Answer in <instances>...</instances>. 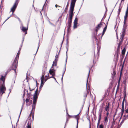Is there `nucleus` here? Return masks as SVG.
<instances>
[{
  "instance_id": "obj_44",
  "label": "nucleus",
  "mask_w": 128,
  "mask_h": 128,
  "mask_svg": "<svg viewBox=\"0 0 128 128\" xmlns=\"http://www.w3.org/2000/svg\"><path fill=\"white\" fill-rule=\"evenodd\" d=\"M101 22L102 26V24H104L105 26H106V24L104 22H102V20H101V22L100 23H101Z\"/></svg>"
},
{
  "instance_id": "obj_61",
  "label": "nucleus",
  "mask_w": 128,
  "mask_h": 128,
  "mask_svg": "<svg viewBox=\"0 0 128 128\" xmlns=\"http://www.w3.org/2000/svg\"><path fill=\"white\" fill-rule=\"evenodd\" d=\"M22 109H21V111H20V112H21V111H22Z\"/></svg>"
},
{
  "instance_id": "obj_18",
  "label": "nucleus",
  "mask_w": 128,
  "mask_h": 128,
  "mask_svg": "<svg viewBox=\"0 0 128 128\" xmlns=\"http://www.w3.org/2000/svg\"><path fill=\"white\" fill-rule=\"evenodd\" d=\"M7 74H5L4 75V76L3 75L1 76V77H0V82H2V80H1V79L2 78H3V79H4V83H5V80L6 79V76Z\"/></svg>"
},
{
  "instance_id": "obj_64",
  "label": "nucleus",
  "mask_w": 128,
  "mask_h": 128,
  "mask_svg": "<svg viewBox=\"0 0 128 128\" xmlns=\"http://www.w3.org/2000/svg\"><path fill=\"white\" fill-rule=\"evenodd\" d=\"M118 126H118V128H119Z\"/></svg>"
},
{
  "instance_id": "obj_26",
  "label": "nucleus",
  "mask_w": 128,
  "mask_h": 128,
  "mask_svg": "<svg viewBox=\"0 0 128 128\" xmlns=\"http://www.w3.org/2000/svg\"><path fill=\"white\" fill-rule=\"evenodd\" d=\"M120 46H118V48H117L116 52L119 53L120 52Z\"/></svg>"
},
{
  "instance_id": "obj_12",
  "label": "nucleus",
  "mask_w": 128,
  "mask_h": 128,
  "mask_svg": "<svg viewBox=\"0 0 128 128\" xmlns=\"http://www.w3.org/2000/svg\"><path fill=\"white\" fill-rule=\"evenodd\" d=\"M128 16V13H125V15L124 16V24H125L126 22L127 18Z\"/></svg>"
},
{
  "instance_id": "obj_2",
  "label": "nucleus",
  "mask_w": 128,
  "mask_h": 128,
  "mask_svg": "<svg viewBox=\"0 0 128 128\" xmlns=\"http://www.w3.org/2000/svg\"><path fill=\"white\" fill-rule=\"evenodd\" d=\"M20 48L19 50L18 51L17 55L14 59L13 62L12 64V70H14L16 74V70L18 66V60L19 54H20Z\"/></svg>"
},
{
  "instance_id": "obj_14",
  "label": "nucleus",
  "mask_w": 128,
  "mask_h": 128,
  "mask_svg": "<svg viewBox=\"0 0 128 128\" xmlns=\"http://www.w3.org/2000/svg\"><path fill=\"white\" fill-rule=\"evenodd\" d=\"M101 26H102L101 25V22L99 24H98L97 26L96 27V29L95 30L96 31V32H97L99 29L101 27Z\"/></svg>"
},
{
  "instance_id": "obj_46",
  "label": "nucleus",
  "mask_w": 128,
  "mask_h": 128,
  "mask_svg": "<svg viewBox=\"0 0 128 128\" xmlns=\"http://www.w3.org/2000/svg\"><path fill=\"white\" fill-rule=\"evenodd\" d=\"M58 55H56L55 56L56 58L55 59H56L58 61Z\"/></svg>"
},
{
  "instance_id": "obj_62",
  "label": "nucleus",
  "mask_w": 128,
  "mask_h": 128,
  "mask_svg": "<svg viewBox=\"0 0 128 128\" xmlns=\"http://www.w3.org/2000/svg\"><path fill=\"white\" fill-rule=\"evenodd\" d=\"M127 44H128V41L127 42Z\"/></svg>"
},
{
  "instance_id": "obj_27",
  "label": "nucleus",
  "mask_w": 128,
  "mask_h": 128,
  "mask_svg": "<svg viewBox=\"0 0 128 128\" xmlns=\"http://www.w3.org/2000/svg\"><path fill=\"white\" fill-rule=\"evenodd\" d=\"M116 74V73L115 72V71L114 69H113V72L112 74L113 76H114L115 74Z\"/></svg>"
},
{
  "instance_id": "obj_19",
  "label": "nucleus",
  "mask_w": 128,
  "mask_h": 128,
  "mask_svg": "<svg viewBox=\"0 0 128 128\" xmlns=\"http://www.w3.org/2000/svg\"><path fill=\"white\" fill-rule=\"evenodd\" d=\"M44 84V82L43 81H41V83L40 86V87L39 89L40 90H41V88H42Z\"/></svg>"
},
{
  "instance_id": "obj_16",
  "label": "nucleus",
  "mask_w": 128,
  "mask_h": 128,
  "mask_svg": "<svg viewBox=\"0 0 128 128\" xmlns=\"http://www.w3.org/2000/svg\"><path fill=\"white\" fill-rule=\"evenodd\" d=\"M126 51V48H124L122 50V56L123 57V58H124V55L125 54Z\"/></svg>"
},
{
  "instance_id": "obj_5",
  "label": "nucleus",
  "mask_w": 128,
  "mask_h": 128,
  "mask_svg": "<svg viewBox=\"0 0 128 128\" xmlns=\"http://www.w3.org/2000/svg\"><path fill=\"white\" fill-rule=\"evenodd\" d=\"M20 0H16L15 2L14 3L13 6L11 8L10 11V13L11 12H12V14L10 15V16L6 20V21L12 15L14 12L15 10L16 9L17 6L18 4V2Z\"/></svg>"
},
{
  "instance_id": "obj_35",
  "label": "nucleus",
  "mask_w": 128,
  "mask_h": 128,
  "mask_svg": "<svg viewBox=\"0 0 128 128\" xmlns=\"http://www.w3.org/2000/svg\"><path fill=\"white\" fill-rule=\"evenodd\" d=\"M44 74L42 75V77H41V81H44Z\"/></svg>"
},
{
  "instance_id": "obj_32",
  "label": "nucleus",
  "mask_w": 128,
  "mask_h": 128,
  "mask_svg": "<svg viewBox=\"0 0 128 128\" xmlns=\"http://www.w3.org/2000/svg\"><path fill=\"white\" fill-rule=\"evenodd\" d=\"M118 53H119L116 52V59L117 60H118Z\"/></svg>"
},
{
  "instance_id": "obj_34",
  "label": "nucleus",
  "mask_w": 128,
  "mask_h": 128,
  "mask_svg": "<svg viewBox=\"0 0 128 128\" xmlns=\"http://www.w3.org/2000/svg\"><path fill=\"white\" fill-rule=\"evenodd\" d=\"M78 25L77 24H74L73 28L74 29H75L77 27V26Z\"/></svg>"
},
{
  "instance_id": "obj_25",
  "label": "nucleus",
  "mask_w": 128,
  "mask_h": 128,
  "mask_svg": "<svg viewBox=\"0 0 128 128\" xmlns=\"http://www.w3.org/2000/svg\"><path fill=\"white\" fill-rule=\"evenodd\" d=\"M108 117L105 116L104 118V121L105 122H107L108 120Z\"/></svg>"
},
{
  "instance_id": "obj_31",
  "label": "nucleus",
  "mask_w": 128,
  "mask_h": 128,
  "mask_svg": "<svg viewBox=\"0 0 128 128\" xmlns=\"http://www.w3.org/2000/svg\"><path fill=\"white\" fill-rule=\"evenodd\" d=\"M30 98H27L26 100V103H28L29 101Z\"/></svg>"
},
{
  "instance_id": "obj_7",
  "label": "nucleus",
  "mask_w": 128,
  "mask_h": 128,
  "mask_svg": "<svg viewBox=\"0 0 128 128\" xmlns=\"http://www.w3.org/2000/svg\"><path fill=\"white\" fill-rule=\"evenodd\" d=\"M55 70L54 68L52 69H50L49 71V73L50 74L52 75V76L50 77L49 78H54L53 76L55 75ZM55 79V78H54Z\"/></svg>"
},
{
  "instance_id": "obj_20",
  "label": "nucleus",
  "mask_w": 128,
  "mask_h": 128,
  "mask_svg": "<svg viewBox=\"0 0 128 128\" xmlns=\"http://www.w3.org/2000/svg\"><path fill=\"white\" fill-rule=\"evenodd\" d=\"M58 61L56 60V59H55L53 62V64L54 65V66H57Z\"/></svg>"
},
{
  "instance_id": "obj_48",
  "label": "nucleus",
  "mask_w": 128,
  "mask_h": 128,
  "mask_svg": "<svg viewBox=\"0 0 128 128\" xmlns=\"http://www.w3.org/2000/svg\"><path fill=\"white\" fill-rule=\"evenodd\" d=\"M125 13H128V5L127 6V8Z\"/></svg>"
},
{
  "instance_id": "obj_38",
  "label": "nucleus",
  "mask_w": 128,
  "mask_h": 128,
  "mask_svg": "<svg viewBox=\"0 0 128 128\" xmlns=\"http://www.w3.org/2000/svg\"><path fill=\"white\" fill-rule=\"evenodd\" d=\"M39 44H40L39 42L38 43V44L37 48V50H36V54L37 53V52L39 48V46H40Z\"/></svg>"
},
{
  "instance_id": "obj_21",
  "label": "nucleus",
  "mask_w": 128,
  "mask_h": 128,
  "mask_svg": "<svg viewBox=\"0 0 128 128\" xmlns=\"http://www.w3.org/2000/svg\"><path fill=\"white\" fill-rule=\"evenodd\" d=\"M116 124L115 122V121L114 120V119H113L112 123V124L111 126V128H113L114 127V126Z\"/></svg>"
},
{
  "instance_id": "obj_55",
  "label": "nucleus",
  "mask_w": 128,
  "mask_h": 128,
  "mask_svg": "<svg viewBox=\"0 0 128 128\" xmlns=\"http://www.w3.org/2000/svg\"><path fill=\"white\" fill-rule=\"evenodd\" d=\"M58 6H59V7H60V6H58V5H57V4H56V5H55V7H56L57 8V7H58Z\"/></svg>"
},
{
  "instance_id": "obj_52",
  "label": "nucleus",
  "mask_w": 128,
  "mask_h": 128,
  "mask_svg": "<svg viewBox=\"0 0 128 128\" xmlns=\"http://www.w3.org/2000/svg\"><path fill=\"white\" fill-rule=\"evenodd\" d=\"M34 112H33V113H32V118L33 119V118H34Z\"/></svg>"
},
{
  "instance_id": "obj_36",
  "label": "nucleus",
  "mask_w": 128,
  "mask_h": 128,
  "mask_svg": "<svg viewBox=\"0 0 128 128\" xmlns=\"http://www.w3.org/2000/svg\"><path fill=\"white\" fill-rule=\"evenodd\" d=\"M125 35V34H123V33H122V34L121 35H120V38H123Z\"/></svg>"
},
{
  "instance_id": "obj_22",
  "label": "nucleus",
  "mask_w": 128,
  "mask_h": 128,
  "mask_svg": "<svg viewBox=\"0 0 128 128\" xmlns=\"http://www.w3.org/2000/svg\"><path fill=\"white\" fill-rule=\"evenodd\" d=\"M128 118V114L126 116L124 115V118L122 120V121H124V120H126V119Z\"/></svg>"
},
{
  "instance_id": "obj_58",
  "label": "nucleus",
  "mask_w": 128,
  "mask_h": 128,
  "mask_svg": "<svg viewBox=\"0 0 128 128\" xmlns=\"http://www.w3.org/2000/svg\"><path fill=\"white\" fill-rule=\"evenodd\" d=\"M124 0H121V2H122V1H124Z\"/></svg>"
},
{
  "instance_id": "obj_4",
  "label": "nucleus",
  "mask_w": 128,
  "mask_h": 128,
  "mask_svg": "<svg viewBox=\"0 0 128 128\" xmlns=\"http://www.w3.org/2000/svg\"><path fill=\"white\" fill-rule=\"evenodd\" d=\"M38 88L35 92L33 97V104L32 105V109H34L35 108V106L37 102V99L38 98Z\"/></svg>"
},
{
  "instance_id": "obj_59",
  "label": "nucleus",
  "mask_w": 128,
  "mask_h": 128,
  "mask_svg": "<svg viewBox=\"0 0 128 128\" xmlns=\"http://www.w3.org/2000/svg\"><path fill=\"white\" fill-rule=\"evenodd\" d=\"M18 19L20 21V19L19 18H18Z\"/></svg>"
},
{
  "instance_id": "obj_63",
  "label": "nucleus",
  "mask_w": 128,
  "mask_h": 128,
  "mask_svg": "<svg viewBox=\"0 0 128 128\" xmlns=\"http://www.w3.org/2000/svg\"><path fill=\"white\" fill-rule=\"evenodd\" d=\"M83 54H80V55H83Z\"/></svg>"
},
{
  "instance_id": "obj_6",
  "label": "nucleus",
  "mask_w": 128,
  "mask_h": 128,
  "mask_svg": "<svg viewBox=\"0 0 128 128\" xmlns=\"http://www.w3.org/2000/svg\"><path fill=\"white\" fill-rule=\"evenodd\" d=\"M28 27L27 26V27H25L23 26V24L22 25V27L21 29L22 30V31L23 32H25V35L27 33V31L28 30Z\"/></svg>"
},
{
  "instance_id": "obj_29",
  "label": "nucleus",
  "mask_w": 128,
  "mask_h": 128,
  "mask_svg": "<svg viewBox=\"0 0 128 128\" xmlns=\"http://www.w3.org/2000/svg\"><path fill=\"white\" fill-rule=\"evenodd\" d=\"M49 78L50 77H49V76H48V77H47V76H45L44 79L45 81H46L48 79H49Z\"/></svg>"
},
{
  "instance_id": "obj_42",
  "label": "nucleus",
  "mask_w": 128,
  "mask_h": 128,
  "mask_svg": "<svg viewBox=\"0 0 128 128\" xmlns=\"http://www.w3.org/2000/svg\"><path fill=\"white\" fill-rule=\"evenodd\" d=\"M121 10V8H119L118 10V14H120V12Z\"/></svg>"
},
{
  "instance_id": "obj_41",
  "label": "nucleus",
  "mask_w": 128,
  "mask_h": 128,
  "mask_svg": "<svg viewBox=\"0 0 128 128\" xmlns=\"http://www.w3.org/2000/svg\"><path fill=\"white\" fill-rule=\"evenodd\" d=\"M11 70V69H8L7 71L6 72H5V74H7L8 73V72H9L10 70Z\"/></svg>"
},
{
  "instance_id": "obj_53",
  "label": "nucleus",
  "mask_w": 128,
  "mask_h": 128,
  "mask_svg": "<svg viewBox=\"0 0 128 128\" xmlns=\"http://www.w3.org/2000/svg\"><path fill=\"white\" fill-rule=\"evenodd\" d=\"M29 89H30V91H32V90H34V88H33L32 89H31L30 87H29Z\"/></svg>"
},
{
  "instance_id": "obj_28",
  "label": "nucleus",
  "mask_w": 128,
  "mask_h": 128,
  "mask_svg": "<svg viewBox=\"0 0 128 128\" xmlns=\"http://www.w3.org/2000/svg\"><path fill=\"white\" fill-rule=\"evenodd\" d=\"M122 112H121V114H121V116H122L123 114H124V107H122Z\"/></svg>"
},
{
  "instance_id": "obj_10",
  "label": "nucleus",
  "mask_w": 128,
  "mask_h": 128,
  "mask_svg": "<svg viewBox=\"0 0 128 128\" xmlns=\"http://www.w3.org/2000/svg\"><path fill=\"white\" fill-rule=\"evenodd\" d=\"M79 113L77 115L74 116H71L72 117L74 118H76L77 120V124L76 128H78V120H79L80 118V116L79 115Z\"/></svg>"
},
{
  "instance_id": "obj_60",
  "label": "nucleus",
  "mask_w": 128,
  "mask_h": 128,
  "mask_svg": "<svg viewBox=\"0 0 128 128\" xmlns=\"http://www.w3.org/2000/svg\"><path fill=\"white\" fill-rule=\"evenodd\" d=\"M90 70H89V73H88V74H89V73H90Z\"/></svg>"
},
{
  "instance_id": "obj_11",
  "label": "nucleus",
  "mask_w": 128,
  "mask_h": 128,
  "mask_svg": "<svg viewBox=\"0 0 128 128\" xmlns=\"http://www.w3.org/2000/svg\"><path fill=\"white\" fill-rule=\"evenodd\" d=\"M106 104H107L106 105V106L105 108V110L106 111H109L110 106V103L109 102L106 103Z\"/></svg>"
},
{
  "instance_id": "obj_17",
  "label": "nucleus",
  "mask_w": 128,
  "mask_h": 128,
  "mask_svg": "<svg viewBox=\"0 0 128 128\" xmlns=\"http://www.w3.org/2000/svg\"><path fill=\"white\" fill-rule=\"evenodd\" d=\"M7 74H5L4 75V76L3 75L1 76V77H0V82H2V80H1V79L2 78H3V79H4V83H5V80L6 79V76Z\"/></svg>"
},
{
  "instance_id": "obj_1",
  "label": "nucleus",
  "mask_w": 128,
  "mask_h": 128,
  "mask_svg": "<svg viewBox=\"0 0 128 128\" xmlns=\"http://www.w3.org/2000/svg\"><path fill=\"white\" fill-rule=\"evenodd\" d=\"M74 8H70L69 13V18L68 20V30L69 31L70 30V27L72 22V18L74 15L73 12Z\"/></svg>"
},
{
  "instance_id": "obj_23",
  "label": "nucleus",
  "mask_w": 128,
  "mask_h": 128,
  "mask_svg": "<svg viewBox=\"0 0 128 128\" xmlns=\"http://www.w3.org/2000/svg\"><path fill=\"white\" fill-rule=\"evenodd\" d=\"M68 5H69L68 3V4L66 6V8H65V9H64V11L66 13H67V10H68Z\"/></svg>"
},
{
  "instance_id": "obj_57",
  "label": "nucleus",
  "mask_w": 128,
  "mask_h": 128,
  "mask_svg": "<svg viewBox=\"0 0 128 128\" xmlns=\"http://www.w3.org/2000/svg\"><path fill=\"white\" fill-rule=\"evenodd\" d=\"M65 72V70L64 71V73H63V74H62V78H63V76L64 74V72Z\"/></svg>"
},
{
  "instance_id": "obj_56",
  "label": "nucleus",
  "mask_w": 128,
  "mask_h": 128,
  "mask_svg": "<svg viewBox=\"0 0 128 128\" xmlns=\"http://www.w3.org/2000/svg\"><path fill=\"white\" fill-rule=\"evenodd\" d=\"M126 80H124L123 81V83L125 84H126Z\"/></svg>"
},
{
  "instance_id": "obj_37",
  "label": "nucleus",
  "mask_w": 128,
  "mask_h": 128,
  "mask_svg": "<svg viewBox=\"0 0 128 128\" xmlns=\"http://www.w3.org/2000/svg\"><path fill=\"white\" fill-rule=\"evenodd\" d=\"M104 127V126L102 124H100L99 126V128H103Z\"/></svg>"
},
{
  "instance_id": "obj_54",
  "label": "nucleus",
  "mask_w": 128,
  "mask_h": 128,
  "mask_svg": "<svg viewBox=\"0 0 128 128\" xmlns=\"http://www.w3.org/2000/svg\"><path fill=\"white\" fill-rule=\"evenodd\" d=\"M54 65L52 64V66H51V68L52 69H53V68H54Z\"/></svg>"
},
{
  "instance_id": "obj_39",
  "label": "nucleus",
  "mask_w": 128,
  "mask_h": 128,
  "mask_svg": "<svg viewBox=\"0 0 128 128\" xmlns=\"http://www.w3.org/2000/svg\"><path fill=\"white\" fill-rule=\"evenodd\" d=\"M126 29L124 28L122 29V33L125 34Z\"/></svg>"
},
{
  "instance_id": "obj_8",
  "label": "nucleus",
  "mask_w": 128,
  "mask_h": 128,
  "mask_svg": "<svg viewBox=\"0 0 128 128\" xmlns=\"http://www.w3.org/2000/svg\"><path fill=\"white\" fill-rule=\"evenodd\" d=\"M102 110L101 112H100L99 113V117H98V122L97 123V128L98 127L100 122V120L101 119V116H102Z\"/></svg>"
},
{
  "instance_id": "obj_9",
  "label": "nucleus",
  "mask_w": 128,
  "mask_h": 128,
  "mask_svg": "<svg viewBox=\"0 0 128 128\" xmlns=\"http://www.w3.org/2000/svg\"><path fill=\"white\" fill-rule=\"evenodd\" d=\"M76 0H71L70 8H74Z\"/></svg>"
},
{
  "instance_id": "obj_43",
  "label": "nucleus",
  "mask_w": 128,
  "mask_h": 128,
  "mask_svg": "<svg viewBox=\"0 0 128 128\" xmlns=\"http://www.w3.org/2000/svg\"><path fill=\"white\" fill-rule=\"evenodd\" d=\"M122 43L121 42H119V43H118V46L120 47V46L122 44Z\"/></svg>"
},
{
  "instance_id": "obj_13",
  "label": "nucleus",
  "mask_w": 128,
  "mask_h": 128,
  "mask_svg": "<svg viewBox=\"0 0 128 128\" xmlns=\"http://www.w3.org/2000/svg\"><path fill=\"white\" fill-rule=\"evenodd\" d=\"M31 121L29 120L28 121L27 124V126H26V128H31Z\"/></svg>"
},
{
  "instance_id": "obj_15",
  "label": "nucleus",
  "mask_w": 128,
  "mask_h": 128,
  "mask_svg": "<svg viewBox=\"0 0 128 128\" xmlns=\"http://www.w3.org/2000/svg\"><path fill=\"white\" fill-rule=\"evenodd\" d=\"M108 22H107V23H106V26H105V27L104 28V29H103V32H102V36L104 35V34L105 33V32L106 30V29L107 28V26H108Z\"/></svg>"
},
{
  "instance_id": "obj_33",
  "label": "nucleus",
  "mask_w": 128,
  "mask_h": 128,
  "mask_svg": "<svg viewBox=\"0 0 128 128\" xmlns=\"http://www.w3.org/2000/svg\"><path fill=\"white\" fill-rule=\"evenodd\" d=\"M87 92L85 93L84 94V97L85 98H86V97L87 96V94L88 93V92H88V91L87 89Z\"/></svg>"
},
{
  "instance_id": "obj_50",
  "label": "nucleus",
  "mask_w": 128,
  "mask_h": 128,
  "mask_svg": "<svg viewBox=\"0 0 128 128\" xmlns=\"http://www.w3.org/2000/svg\"><path fill=\"white\" fill-rule=\"evenodd\" d=\"M120 78L118 80V86H119L120 84Z\"/></svg>"
},
{
  "instance_id": "obj_24",
  "label": "nucleus",
  "mask_w": 128,
  "mask_h": 128,
  "mask_svg": "<svg viewBox=\"0 0 128 128\" xmlns=\"http://www.w3.org/2000/svg\"><path fill=\"white\" fill-rule=\"evenodd\" d=\"M78 19L76 17L74 21V24H78Z\"/></svg>"
},
{
  "instance_id": "obj_51",
  "label": "nucleus",
  "mask_w": 128,
  "mask_h": 128,
  "mask_svg": "<svg viewBox=\"0 0 128 128\" xmlns=\"http://www.w3.org/2000/svg\"><path fill=\"white\" fill-rule=\"evenodd\" d=\"M33 109H32V110H31V112H30V115L29 116H31V114H32V110H33Z\"/></svg>"
},
{
  "instance_id": "obj_45",
  "label": "nucleus",
  "mask_w": 128,
  "mask_h": 128,
  "mask_svg": "<svg viewBox=\"0 0 128 128\" xmlns=\"http://www.w3.org/2000/svg\"><path fill=\"white\" fill-rule=\"evenodd\" d=\"M100 47L98 48V53L99 54V53L100 51Z\"/></svg>"
},
{
  "instance_id": "obj_30",
  "label": "nucleus",
  "mask_w": 128,
  "mask_h": 128,
  "mask_svg": "<svg viewBox=\"0 0 128 128\" xmlns=\"http://www.w3.org/2000/svg\"><path fill=\"white\" fill-rule=\"evenodd\" d=\"M125 99L124 98L123 100L122 101V107H124V102Z\"/></svg>"
},
{
  "instance_id": "obj_47",
  "label": "nucleus",
  "mask_w": 128,
  "mask_h": 128,
  "mask_svg": "<svg viewBox=\"0 0 128 128\" xmlns=\"http://www.w3.org/2000/svg\"><path fill=\"white\" fill-rule=\"evenodd\" d=\"M106 112H107V113H106V116L108 117V115H109V111H106Z\"/></svg>"
},
{
  "instance_id": "obj_40",
  "label": "nucleus",
  "mask_w": 128,
  "mask_h": 128,
  "mask_svg": "<svg viewBox=\"0 0 128 128\" xmlns=\"http://www.w3.org/2000/svg\"><path fill=\"white\" fill-rule=\"evenodd\" d=\"M124 40V38H120V41L119 42L122 43L123 41Z\"/></svg>"
},
{
  "instance_id": "obj_3",
  "label": "nucleus",
  "mask_w": 128,
  "mask_h": 128,
  "mask_svg": "<svg viewBox=\"0 0 128 128\" xmlns=\"http://www.w3.org/2000/svg\"><path fill=\"white\" fill-rule=\"evenodd\" d=\"M1 80L2 82H0V98H1L3 94L5 93L6 90L4 83V79L2 78Z\"/></svg>"
},
{
  "instance_id": "obj_49",
  "label": "nucleus",
  "mask_w": 128,
  "mask_h": 128,
  "mask_svg": "<svg viewBox=\"0 0 128 128\" xmlns=\"http://www.w3.org/2000/svg\"><path fill=\"white\" fill-rule=\"evenodd\" d=\"M126 113H128V109H127L125 110V114H126Z\"/></svg>"
}]
</instances>
